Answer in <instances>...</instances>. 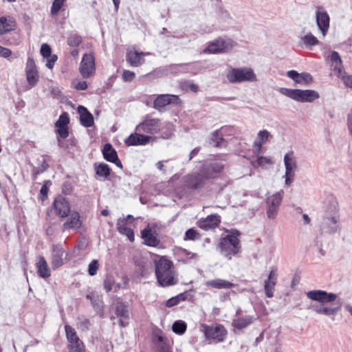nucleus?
Here are the masks:
<instances>
[{
  "mask_svg": "<svg viewBox=\"0 0 352 352\" xmlns=\"http://www.w3.org/2000/svg\"><path fill=\"white\" fill-rule=\"evenodd\" d=\"M307 297L314 301H318L320 305H312L311 309L317 314L325 316L335 315L341 308V306L329 307L325 303L332 302L337 298V295L329 293L323 290H311L307 293Z\"/></svg>",
  "mask_w": 352,
  "mask_h": 352,
  "instance_id": "obj_1",
  "label": "nucleus"
},
{
  "mask_svg": "<svg viewBox=\"0 0 352 352\" xmlns=\"http://www.w3.org/2000/svg\"><path fill=\"white\" fill-rule=\"evenodd\" d=\"M154 263L155 272L160 285L169 287L178 283L177 274L171 261L165 256H161L159 260L155 259Z\"/></svg>",
  "mask_w": 352,
  "mask_h": 352,
  "instance_id": "obj_2",
  "label": "nucleus"
},
{
  "mask_svg": "<svg viewBox=\"0 0 352 352\" xmlns=\"http://www.w3.org/2000/svg\"><path fill=\"white\" fill-rule=\"evenodd\" d=\"M340 210L336 201H331L324 208V215L320 223L321 232L324 234H334L340 229Z\"/></svg>",
  "mask_w": 352,
  "mask_h": 352,
  "instance_id": "obj_3",
  "label": "nucleus"
},
{
  "mask_svg": "<svg viewBox=\"0 0 352 352\" xmlns=\"http://www.w3.org/2000/svg\"><path fill=\"white\" fill-rule=\"evenodd\" d=\"M278 91L280 94L302 103L313 102L320 98L319 93L313 89L303 90L280 87Z\"/></svg>",
  "mask_w": 352,
  "mask_h": 352,
  "instance_id": "obj_4",
  "label": "nucleus"
},
{
  "mask_svg": "<svg viewBox=\"0 0 352 352\" xmlns=\"http://www.w3.org/2000/svg\"><path fill=\"white\" fill-rule=\"evenodd\" d=\"M164 124L168 127L171 126L168 122L164 124L159 118L146 115L143 118L142 121L136 126L135 130L138 132L154 135L160 132Z\"/></svg>",
  "mask_w": 352,
  "mask_h": 352,
  "instance_id": "obj_5",
  "label": "nucleus"
},
{
  "mask_svg": "<svg viewBox=\"0 0 352 352\" xmlns=\"http://www.w3.org/2000/svg\"><path fill=\"white\" fill-rule=\"evenodd\" d=\"M226 78L231 83L243 82H256V76L253 69L249 67L232 69L227 74Z\"/></svg>",
  "mask_w": 352,
  "mask_h": 352,
  "instance_id": "obj_6",
  "label": "nucleus"
},
{
  "mask_svg": "<svg viewBox=\"0 0 352 352\" xmlns=\"http://www.w3.org/2000/svg\"><path fill=\"white\" fill-rule=\"evenodd\" d=\"M65 335L68 341L69 352H85V347L78 338L75 329L69 324L65 326Z\"/></svg>",
  "mask_w": 352,
  "mask_h": 352,
  "instance_id": "obj_7",
  "label": "nucleus"
},
{
  "mask_svg": "<svg viewBox=\"0 0 352 352\" xmlns=\"http://www.w3.org/2000/svg\"><path fill=\"white\" fill-rule=\"evenodd\" d=\"M163 226L158 222L148 223L141 231V238L144 242H160L159 237L162 231Z\"/></svg>",
  "mask_w": 352,
  "mask_h": 352,
  "instance_id": "obj_8",
  "label": "nucleus"
},
{
  "mask_svg": "<svg viewBox=\"0 0 352 352\" xmlns=\"http://www.w3.org/2000/svg\"><path fill=\"white\" fill-rule=\"evenodd\" d=\"M199 330L204 334L206 339L214 340L217 342H222L227 333L225 328L221 324L208 326L202 324L199 327Z\"/></svg>",
  "mask_w": 352,
  "mask_h": 352,
  "instance_id": "obj_9",
  "label": "nucleus"
},
{
  "mask_svg": "<svg viewBox=\"0 0 352 352\" xmlns=\"http://www.w3.org/2000/svg\"><path fill=\"white\" fill-rule=\"evenodd\" d=\"M284 165L285 167V183L289 186L294 181L295 173L297 170V161L293 151L287 153L284 156Z\"/></svg>",
  "mask_w": 352,
  "mask_h": 352,
  "instance_id": "obj_10",
  "label": "nucleus"
},
{
  "mask_svg": "<svg viewBox=\"0 0 352 352\" xmlns=\"http://www.w3.org/2000/svg\"><path fill=\"white\" fill-rule=\"evenodd\" d=\"M25 77L28 86L24 91L29 90L35 87L39 81V73L34 59L28 57L25 65Z\"/></svg>",
  "mask_w": 352,
  "mask_h": 352,
  "instance_id": "obj_11",
  "label": "nucleus"
},
{
  "mask_svg": "<svg viewBox=\"0 0 352 352\" xmlns=\"http://www.w3.org/2000/svg\"><path fill=\"white\" fill-rule=\"evenodd\" d=\"M232 47V41L227 38H218L208 43L207 47L203 50L204 54H217L230 50Z\"/></svg>",
  "mask_w": 352,
  "mask_h": 352,
  "instance_id": "obj_12",
  "label": "nucleus"
},
{
  "mask_svg": "<svg viewBox=\"0 0 352 352\" xmlns=\"http://www.w3.org/2000/svg\"><path fill=\"white\" fill-rule=\"evenodd\" d=\"M185 186L190 190H198L203 188L207 180L202 170L199 173L190 174L184 177Z\"/></svg>",
  "mask_w": 352,
  "mask_h": 352,
  "instance_id": "obj_13",
  "label": "nucleus"
},
{
  "mask_svg": "<svg viewBox=\"0 0 352 352\" xmlns=\"http://www.w3.org/2000/svg\"><path fill=\"white\" fill-rule=\"evenodd\" d=\"M278 272L275 266L270 267V270L267 278L264 280L263 288L265 296L271 298L274 296L275 287L278 282Z\"/></svg>",
  "mask_w": 352,
  "mask_h": 352,
  "instance_id": "obj_14",
  "label": "nucleus"
},
{
  "mask_svg": "<svg viewBox=\"0 0 352 352\" xmlns=\"http://www.w3.org/2000/svg\"><path fill=\"white\" fill-rule=\"evenodd\" d=\"M95 58L91 54H85L81 60L79 71L83 78H89L95 73Z\"/></svg>",
  "mask_w": 352,
  "mask_h": 352,
  "instance_id": "obj_15",
  "label": "nucleus"
},
{
  "mask_svg": "<svg viewBox=\"0 0 352 352\" xmlns=\"http://www.w3.org/2000/svg\"><path fill=\"white\" fill-rule=\"evenodd\" d=\"M326 61L330 66L331 71L334 75L338 76L342 74H343V72L345 70L342 60L338 52L332 51L328 56H327Z\"/></svg>",
  "mask_w": 352,
  "mask_h": 352,
  "instance_id": "obj_16",
  "label": "nucleus"
},
{
  "mask_svg": "<svg viewBox=\"0 0 352 352\" xmlns=\"http://www.w3.org/2000/svg\"><path fill=\"white\" fill-rule=\"evenodd\" d=\"M316 21L318 29L324 36L329 28L330 18L328 13L321 7H317Z\"/></svg>",
  "mask_w": 352,
  "mask_h": 352,
  "instance_id": "obj_17",
  "label": "nucleus"
},
{
  "mask_svg": "<svg viewBox=\"0 0 352 352\" xmlns=\"http://www.w3.org/2000/svg\"><path fill=\"white\" fill-rule=\"evenodd\" d=\"M50 211L61 218L65 217L70 211L69 204L65 198L59 196L54 199Z\"/></svg>",
  "mask_w": 352,
  "mask_h": 352,
  "instance_id": "obj_18",
  "label": "nucleus"
},
{
  "mask_svg": "<svg viewBox=\"0 0 352 352\" xmlns=\"http://www.w3.org/2000/svg\"><path fill=\"white\" fill-rule=\"evenodd\" d=\"M270 138H272V135L267 130L263 129L258 131L252 145L255 155H258L262 153L263 145L266 144Z\"/></svg>",
  "mask_w": 352,
  "mask_h": 352,
  "instance_id": "obj_19",
  "label": "nucleus"
},
{
  "mask_svg": "<svg viewBox=\"0 0 352 352\" xmlns=\"http://www.w3.org/2000/svg\"><path fill=\"white\" fill-rule=\"evenodd\" d=\"M224 164L219 161H214L205 164L201 168L202 174H204L207 179L214 178L223 169Z\"/></svg>",
  "mask_w": 352,
  "mask_h": 352,
  "instance_id": "obj_20",
  "label": "nucleus"
},
{
  "mask_svg": "<svg viewBox=\"0 0 352 352\" xmlns=\"http://www.w3.org/2000/svg\"><path fill=\"white\" fill-rule=\"evenodd\" d=\"M180 99L178 96L173 94H160L157 96L153 102V107L160 109L170 104H179Z\"/></svg>",
  "mask_w": 352,
  "mask_h": 352,
  "instance_id": "obj_21",
  "label": "nucleus"
},
{
  "mask_svg": "<svg viewBox=\"0 0 352 352\" xmlns=\"http://www.w3.org/2000/svg\"><path fill=\"white\" fill-rule=\"evenodd\" d=\"M115 314L120 318V325L125 327L129 324V312L128 305L121 301H118L115 307Z\"/></svg>",
  "mask_w": 352,
  "mask_h": 352,
  "instance_id": "obj_22",
  "label": "nucleus"
},
{
  "mask_svg": "<svg viewBox=\"0 0 352 352\" xmlns=\"http://www.w3.org/2000/svg\"><path fill=\"white\" fill-rule=\"evenodd\" d=\"M137 270L142 277L147 276L153 272V261L147 256H144L138 260H135Z\"/></svg>",
  "mask_w": 352,
  "mask_h": 352,
  "instance_id": "obj_23",
  "label": "nucleus"
},
{
  "mask_svg": "<svg viewBox=\"0 0 352 352\" xmlns=\"http://www.w3.org/2000/svg\"><path fill=\"white\" fill-rule=\"evenodd\" d=\"M142 132H136L131 134L126 140L125 143L127 146L146 145L151 140V136L146 135L141 133Z\"/></svg>",
  "mask_w": 352,
  "mask_h": 352,
  "instance_id": "obj_24",
  "label": "nucleus"
},
{
  "mask_svg": "<svg viewBox=\"0 0 352 352\" xmlns=\"http://www.w3.org/2000/svg\"><path fill=\"white\" fill-rule=\"evenodd\" d=\"M67 253L62 248L58 245L53 247V254L51 260V265L53 270H56L63 265V261Z\"/></svg>",
  "mask_w": 352,
  "mask_h": 352,
  "instance_id": "obj_25",
  "label": "nucleus"
},
{
  "mask_svg": "<svg viewBox=\"0 0 352 352\" xmlns=\"http://www.w3.org/2000/svg\"><path fill=\"white\" fill-rule=\"evenodd\" d=\"M217 249L223 256L230 259L239 252L241 246L240 243H219Z\"/></svg>",
  "mask_w": 352,
  "mask_h": 352,
  "instance_id": "obj_26",
  "label": "nucleus"
},
{
  "mask_svg": "<svg viewBox=\"0 0 352 352\" xmlns=\"http://www.w3.org/2000/svg\"><path fill=\"white\" fill-rule=\"evenodd\" d=\"M287 76L298 85H308L313 80L310 74L306 72L298 73L296 70L287 72Z\"/></svg>",
  "mask_w": 352,
  "mask_h": 352,
  "instance_id": "obj_27",
  "label": "nucleus"
},
{
  "mask_svg": "<svg viewBox=\"0 0 352 352\" xmlns=\"http://www.w3.org/2000/svg\"><path fill=\"white\" fill-rule=\"evenodd\" d=\"M102 155L104 158L110 162L114 163L118 167L122 168V164L118 159L116 151L109 143L106 144L102 149Z\"/></svg>",
  "mask_w": 352,
  "mask_h": 352,
  "instance_id": "obj_28",
  "label": "nucleus"
},
{
  "mask_svg": "<svg viewBox=\"0 0 352 352\" xmlns=\"http://www.w3.org/2000/svg\"><path fill=\"white\" fill-rule=\"evenodd\" d=\"M36 269L38 275L43 278H47L51 276V270L43 256H38L36 259Z\"/></svg>",
  "mask_w": 352,
  "mask_h": 352,
  "instance_id": "obj_29",
  "label": "nucleus"
},
{
  "mask_svg": "<svg viewBox=\"0 0 352 352\" xmlns=\"http://www.w3.org/2000/svg\"><path fill=\"white\" fill-rule=\"evenodd\" d=\"M220 223V217L217 214H211L197 222L198 226L205 230L217 227Z\"/></svg>",
  "mask_w": 352,
  "mask_h": 352,
  "instance_id": "obj_30",
  "label": "nucleus"
},
{
  "mask_svg": "<svg viewBox=\"0 0 352 352\" xmlns=\"http://www.w3.org/2000/svg\"><path fill=\"white\" fill-rule=\"evenodd\" d=\"M78 113L80 115V122L81 125L85 127H91L94 122L92 114L83 106H78Z\"/></svg>",
  "mask_w": 352,
  "mask_h": 352,
  "instance_id": "obj_31",
  "label": "nucleus"
},
{
  "mask_svg": "<svg viewBox=\"0 0 352 352\" xmlns=\"http://www.w3.org/2000/svg\"><path fill=\"white\" fill-rule=\"evenodd\" d=\"M116 226L119 233L126 236V239L131 242L134 241V232L133 230L128 226L126 219H118Z\"/></svg>",
  "mask_w": 352,
  "mask_h": 352,
  "instance_id": "obj_32",
  "label": "nucleus"
},
{
  "mask_svg": "<svg viewBox=\"0 0 352 352\" xmlns=\"http://www.w3.org/2000/svg\"><path fill=\"white\" fill-rule=\"evenodd\" d=\"M205 285L208 287H211L213 289H230L236 286L235 284L221 278H216L213 280H207L205 283Z\"/></svg>",
  "mask_w": 352,
  "mask_h": 352,
  "instance_id": "obj_33",
  "label": "nucleus"
},
{
  "mask_svg": "<svg viewBox=\"0 0 352 352\" xmlns=\"http://www.w3.org/2000/svg\"><path fill=\"white\" fill-rule=\"evenodd\" d=\"M82 222L80 219V214L78 212H72L69 213L67 221L63 226L65 230L78 229L80 228Z\"/></svg>",
  "mask_w": 352,
  "mask_h": 352,
  "instance_id": "obj_34",
  "label": "nucleus"
},
{
  "mask_svg": "<svg viewBox=\"0 0 352 352\" xmlns=\"http://www.w3.org/2000/svg\"><path fill=\"white\" fill-rule=\"evenodd\" d=\"M15 27V21L10 16L0 17V35L14 30Z\"/></svg>",
  "mask_w": 352,
  "mask_h": 352,
  "instance_id": "obj_35",
  "label": "nucleus"
},
{
  "mask_svg": "<svg viewBox=\"0 0 352 352\" xmlns=\"http://www.w3.org/2000/svg\"><path fill=\"white\" fill-rule=\"evenodd\" d=\"M144 53H139L137 51H129L126 54V60L133 67H138L144 63V59L142 56L146 55Z\"/></svg>",
  "mask_w": 352,
  "mask_h": 352,
  "instance_id": "obj_36",
  "label": "nucleus"
},
{
  "mask_svg": "<svg viewBox=\"0 0 352 352\" xmlns=\"http://www.w3.org/2000/svg\"><path fill=\"white\" fill-rule=\"evenodd\" d=\"M257 159L256 161H252V164L254 167H261L264 169L269 168L272 164L273 161L270 157L256 155Z\"/></svg>",
  "mask_w": 352,
  "mask_h": 352,
  "instance_id": "obj_37",
  "label": "nucleus"
},
{
  "mask_svg": "<svg viewBox=\"0 0 352 352\" xmlns=\"http://www.w3.org/2000/svg\"><path fill=\"white\" fill-rule=\"evenodd\" d=\"M318 44L319 41L318 38L310 32L306 34L300 38V45L305 46L306 48L311 49V47Z\"/></svg>",
  "mask_w": 352,
  "mask_h": 352,
  "instance_id": "obj_38",
  "label": "nucleus"
},
{
  "mask_svg": "<svg viewBox=\"0 0 352 352\" xmlns=\"http://www.w3.org/2000/svg\"><path fill=\"white\" fill-rule=\"evenodd\" d=\"M94 167L96 174L98 177L106 179L110 175L111 170L108 164L104 163H96Z\"/></svg>",
  "mask_w": 352,
  "mask_h": 352,
  "instance_id": "obj_39",
  "label": "nucleus"
},
{
  "mask_svg": "<svg viewBox=\"0 0 352 352\" xmlns=\"http://www.w3.org/2000/svg\"><path fill=\"white\" fill-rule=\"evenodd\" d=\"M254 320V317L245 316L234 319L232 322V324L235 328L242 329L252 323Z\"/></svg>",
  "mask_w": 352,
  "mask_h": 352,
  "instance_id": "obj_40",
  "label": "nucleus"
},
{
  "mask_svg": "<svg viewBox=\"0 0 352 352\" xmlns=\"http://www.w3.org/2000/svg\"><path fill=\"white\" fill-rule=\"evenodd\" d=\"M240 235L241 232L237 230H226L223 234L221 242H239Z\"/></svg>",
  "mask_w": 352,
  "mask_h": 352,
  "instance_id": "obj_41",
  "label": "nucleus"
},
{
  "mask_svg": "<svg viewBox=\"0 0 352 352\" xmlns=\"http://www.w3.org/2000/svg\"><path fill=\"white\" fill-rule=\"evenodd\" d=\"M283 198V192H277L268 197L266 200L267 205L279 208Z\"/></svg>",
  "mask_w": 352,
  "mask_h": 352,
  "instance_id": "obj_42",
  "label": "nucleus"
},
{
  "mask_svg": "<svg viewBox=\"0 0 352 352\" xmlns=\"http://www.w3.org/2000/svg\"><path fill=\"white\" fill-rule=\"evenodd\" d=\"M187 294L186 292L181 293L174 297L169 298L166 302V306L168 307H172L178 305L180 302L184 301L186 299Z\"/></svg>",
  "mask_w": 352,
  "mask_h": 352,
  "instance_id": "obj_43",
  "label": "nucleus"
},
{
  "mask_svg": "<svg viewBox=\"0 0 352 352\" xmlns=\"http://www.w3.org/2000/svg\"><path fill=\"white\" fill-rule=\"evenodd\" d=\"M172 329L177 334H183L186 330V324L182 320H177L173 323Z\"/></svg>",
  "mask_w": 352,
  "mask_h": 352,
  "instance_id": "obj_44",
  "label": "nucleus"
},
{
  "mask_svg": "<svg viewBox=\"0 0 352 352\" xmlns=\"http://www.w3.org/2000/svg\"><path fill=\"white\" fill-rule=\"evenodd\" d=\"M66 1L67 0H54L50 10L51 14L52 16L58 14Z\"/></svg>",
  "mask_w": 352,
  "mask_h": 352,
  "instance_id": "obj_45",
  "label": "nucleus"
},
{
  "mask_svg": "<svg viewBox=\"0 0 352 352\" xmlns=\"http://www.w3.org/2000/svg\"><path fill=\"white\" fill-rule=\"evenodd\" d=\"M69 122V118L67 113H63L56 121L55 126L56 127H67V124Z\"/></svg>",
  "mask_w": 352,
  "mask_h": 352,
  "instance_id": "obj_46",
  "label": "nucleus"
},
{
  "mask_svg": "<svg viewBox=\"0 0 352 352\" xmlns=\"http://www.w3.org/2000/svg\"><path fill=\"white\" fill-rule=\"evenodd\" d=\"M337 77L342 80L346 87L352 88V76L346 73V71L343 72V74L338 75Z\"/></svg>",
  "mask_w": 352,
  "mask_h": 352,
  "instance_id": "obj_47",
  "label": "nucleus"
},
{
  "mask_svg": "<svg viewBox=\"0 0 352 352\" xmlns=\"http://www.w3.org/2000/svg\"><path fill=\"white\" fill-rule=\"evenodd\" d=\"M82 42V38L76 34L71 35L67 39V43L71 47H77Z\"/></svg>",
  "mask_w": 352,
  "mask_h": 352,
  "instance_id": "obj_48",
  "label": "nucleus"
},
{
  "mask_svg": "<svg viewBox=\"0 0 352 352\" xmlns=\"http://www.w3.org/2000/svg\"><path fill=\"white\" fill-rule=\"evenodd\" d=\"M99 264L97 260H93L89 265L88 272L90 276L96 274L98 270Z\"/></svg>",
  "mask_w": 352,
  "mask_h": 352,
  "instance_id": "obj_49",
  "label": "nucleus"
},
{
  "mask_svg": "<svg viewBox=\"0 0 352 352\" xmlns=\"http://www.w3.org/2000/svg\"><path fill=\"white\" fill-rule=\"evenodd\" d=\"M278 208L267 205V216L270 219H274L278 213Z\"/></svg>",
  "mask_w": 352,
  "mask_h": 352,
  "instance_id": "obj_50",
  "label": "nucleus"
},
{
  "mask_svg": "<svg viewBox=\"0 0 352 352\" xmlns=\"http://www.w3.org/2000/svg\"><path fill=\"white\" fill-rule=\"evenodd\" d=\"M177 253L186 258H193L197 256L196 254L190 252L188 250H186L185 249H182V248L177 249Z\"/></svg>",
  "mask_w": 352,
  "mask_h": 352,
  "instance_id": "obj_51",
  "label": "nucleus"
},
{
  "mask_svg": "<svg viewBox=\"0 0 352 352\" xmlns=\"http://www.w3.org/2000/svg\"><path fill=\"white\" fill-rule=\"evenodd\" d=\"M40 52L44 58H48L50 56H52L51 55V53H52L51 47H50L49 45H47L46 43H44L41 45Z\"/></svg>",
  "mask_w": 352,
  "mask_h": 352,
  "instance_id": "obj_52",
  "label": "nucleus"
},
{
  "mask_svg": "<svg viewBox=\"0 0 352 352\" xmlns=\"http://www.w3.org/2000/svg\"><path fill=\"white\" fill-rule=\"evenodd\" d=\"M135 78V73L129 70H124L122 74V78L125 82H131Z\"/></svg>",
  "mask_w": 352,
  "mask_h": 352,
  "instance_id": "obj_53",
  "label": "nucleus"
},
{
  "mask_svg": "<svg viewBox=\"0 0 352 352\" xmlns=\"http://www.w3.org/2000/svg\"><path fill=\"white\" fill-rule=\"evenodd\" d=\"M197 234V232L194 229H189L185 233V237L184 238V240H195L197 239L196 235Z\"/></svg>",
  "mask_w": 352,
  "mask_h": 352,
  "instance_id": "obj_54",
  "label": "nucleus"
},
{
  "mask_svg": "<svg viewBox=\"0 0 352 352\" xmlns=\"http://www.w3.org/2000/svg\"><path fill=\"white\" fill-rule=\"evenodd\" d=\"M184 67V65L180 64V65H170L164 69L165 72L167 74L168 72L171 73H177L179 72V68H182Z\"/></svg>",
  "mask_w": 352,
  "mask_h": 352,
  "instance_id": "obj_55",
  "label": "nucleus"
},
{
  "mask_svg": "<svg viewBox=\"0 0 352 352\" xmlns=\"http://www.w3.org/2000/svg\"><path fill=\"white\" fill-rule=\"evenodd\" d=\"M183 88L186 89H190L193 92H197L198 91L199 87L196 84L188 81L184 83Z\"/></svg>",
  "mask_w": 352,
  "mask_h": 352,
  "instance_id": "obj_56",
  "label": "nucleus"
},
{
  "mask_svg": "<svg viewBox=\"0 0 352 352\" xmlns=\"http://www.w3.org/2000/svg\"><path fill=\"white\" fill-rule=\"evenodd\" d=\"M57 133L59 136L63 139H65L69 135V131L67 127H56Z\"/></svg>",
  "mask_w": 352,
  "mask_h": 352,
  "instance_id": "obj_57",
  "label": "nucleus"
},
{
  "mask_svg": "<svg viewBox=\"0 0 352 352\" xmlns=\"http://www.w3.org/2000/svg\"><path fill=\"white\" fill-rule=\"evenodd\" d=\"M52 185V182L50 181H46L45 184L41 188L40 193L43 197H47L48 193L49 187Z\"/></svg>",
  "mask_w": 352,
  "mask_h": 352,
  "instance_id": "obj_58",
  "label": "nucleus"
},
{
  "mask_svg": "<svg viewBox=\"0 0 352 352\" xmlns=\"http://www.w3.org/2000/svg\"><path fill=\"white\" fill-rule=\"evenodd\" d=\"M12 54V51L6 47L0 45V56L8 58Z\"/></svg>",
  "mask_w": 352,
  "mask_h": 352,
  "instance_id": "obj_59",
  "label": "nucleus"
},
{
  "mask_svg": "<svg viewBox=\"0 0 352 352\" xmlns=\"http://www.w3.org/2000/svg\"><path fill=\"white\" fill-rule=\"evenodd\" d=\"M50 58L47 60L46 63V67L49 69H52L55 62L57 60V56L56 55H52L49 57Z\"/></svg>",
  "mask_w": 352,
  "mask_h": 352,
  "instance_id": "obj_60",
  "label": "nucleus"
},
{
  "mask_svg": "<svg viewBox=\"0 0 352 352\" xmlns=\"http://www.w3.org/2000/svg\"><path fill=\"white\" fill-rule=\"evenodd\" d=\"M74 87L77 90H85L87 88V84L85 81H80L74 85Z\"/></svg>",
  "mask_w": 352,
  "mask_h": 352,
  "instance_id": "obj_61",
  "label": "nucleus"
},
{
  "mask_svg": "<svg viewBox=\"0 0 352 352\" xmlns=\"http://www.w3.org/2000/svg\"><path fill=\"white\" fill-rule=\"evenodd\" d=\"M104 287L107 292H110L113 288V282L110 278H106L104 281Z\"/></svg>",
  "mask_w": 352,
  "mask_h": 352,
  "instance_id": "obj_62",
  "label": "nucleus"
},
{
  "mask_svg": "<svg viewBox=\"0 0 352 352\" xmlns=\"http://www.w3.org/2000/svg\"><path fill=\"white\" fill-rule=\"evenodd\" d=\"M347 129L350 135L352 137V113L347 116Z\"/></svg>",
  "mask_w": 352,
  "mask_h": 352,
  "instance_id": "obj_63",
  "label": "nucleus"
},
{
  "mask_svg": "<svg viewBox=\"0 0 352 352\" xmlns=\"http://www.w3.org/2000/svg\"><path fill=\"white\" fill-rule=\"evenodd\" d=\"M48 168V164L45 160H43L41 165L38 168L37 173H43Z\"/></svg>",
  "mask_w": 352,
  "mask_h": 352,
  "instance_id": "obj_64",
  "label": "nucleus"
}]
</instances>
